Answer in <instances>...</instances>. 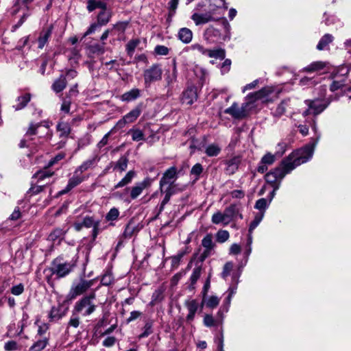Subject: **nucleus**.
I'll return each mask as SVG.
<instances>
[{
	"label": "nucleus",
	"mask_w": 351,
	"mask_h": 351,
	"mask_svg": "<svg viewBox=\"0 0 351 351\" xmlns=\"http://www.w3.org/2000/svg\"><path fill=\"white\" fill-rule=\"evenodd\" d=\"M95 298V293H91L90 295L82 298L80 301L76 302L75 305V310L77 313H82L84 316L90 315L96 308V305L93 301Z\"/></svg>",
	"instance_id": "obj_4"
},
{
	"label": "nucleus",
	"mask_w": 351,
	"mask_h": 351,
	"mask_svg": "<svg viewBox=\"0 0 351 351\" xmlns=\"http://www.w3.org/2000/svg\"><path fill=\"white\" fill-rule=\"evenodd\" d=\"M200 275H201V267H195L193 269V271L192 272V274L191 276V278H190V280H191L190 288L194 289L193 285L196 283V282L197 281V280L200 277Z\"/></svg>",
	"instance_id": "obj_42"
},
{
	"label": "nucleus",
	"mask_w": 351,
	"mask_h": 351,
	"mask_svg": "<svg viewBox=\"0 0 351 351\" xmlns=\"http://www.w3.org/2000/svg\"><path fill=\"white\" fill-rule=\"evenodd\" d=\"M84 180V176H81V173H80L77 171H75L74 175L73 176L72 178L69 179L67 186H66L65 189L61 192V193H65L69 192L73 188H74L75 186L80 184L82 182H83Z\"/></svg>",
	"instance_id": "obj_17"
},
{
	"label": "nucleus",
	"mask_w": 351,
	"mask_h": 351,
	"mask_svg": "<svg viewBox=\"0 0 351 351\" xmlns=\"http://www.w3.org/2000/svg\"><path fill=\"white\" fill-rule=\"evenodd\" d=\"M24 291V286L20 283L17 285L13 286L11 289V293L15 295H21Z\"/></svg>",
	"instance_id": "obj_52"
},
{
	"label": "nucleus",
	"mask_w": 351,
	"mask_h": 351,
	"mask_svg": "<svg viewBox=\"0 0 351 351\" xmlns=\"http://www.w3.org/2000/svg\"><path fill=\"white\" fill-rule=\"evenodd\" d=\"M162 70L159 64H153L149 68L145 69L143 73L145 84L149 86L153 82L159 81L162 79Z\"/></svg>",
	"instance_id": "obj_6"
},
{
	"label": "nucleus",
	"mask_w": 351,
	"mask_h": 351,
	"mask_svg": "<svg viewBox=\"0 0 351 351\" xmlns=\"http://www.w3.org/2000/svg\"><path fill=\"white\" fill-rule=\"evenodd\" d=\"M286 111L285 104L284 102L280 103L273 112V116L277 118L280 117Z\"/></svg>",
	"instance_id": "obj_47"
},
{
	"label": "nucleus",
	"mask_w": 351,
	"mask_h": 351,
	"mask_svg": "<svg viewBox=\"0 0 351 351\" xmlns=\"http://www.w3.org/2000/svg\"><path fill=\"white\" fill-rule=\"evenodd\" d=\"M141 113V109L136 107L126 114L124 117H125L126 121H128V123H130L135 121L136 119L140 116Z\"/></svg>",
	"instance_id": "obj_34"
},
{
	"label": "nucleus",
	"mask_w": 351,
	"mask_h": 351,
	"mask_svg": "<svg viewBox=\"0 0 351 351\" xmlns=\"http://www.w3.org/2000/svg\"><path fill=\"white\" fill-rule=\"evenodd\" d=\"M136 173L134 171H128L125 177L121 179L115 186L114 189L123 187L132 182L133 178L135 177Z\"/></svg>",
	"instance_id": "obj_27"
},
{
	"label": "nucleus",
	"mask_w": 351,
	"mask_h": 351,
	"mask_svg": "<svg viewBox=\"0 0 351 351\" xmlns=\"http://www.w3.org/2000/svg\"><path fill=\"white\" fill-rule=\"evenodd\" d=\"M105 52L104 44H93L88 47L87 55L90 58H95L97 56L103 54Z\"/></svg>",
	"instance_id": "obj_21"
},
{
	"label": "nucleus",
	"mask_w": 351,
	"mask_h": 351,
	"mask_svg": "<svg viewBox=\"0 0 351 351\" xmlns=\"http://www.w3.org/2000/svg\"><path fill=\"white\" fill-rule=\"evenodd\" d=\"M154 51L158 55L166 56L169 53V49L164 45H157L154 49Z\"/></svg>",
	"instance_id": "obj_48"
},
{
	"label": "nucleus",
	"mask_w": 351,
	"mask_h": 351,
	"mask_svg": "<svg viewBox=\"0 0 351 351\" xmlns=\"http://www.w3.org/2000/svg\"><path fill=\"white\" fill-rule=\"evenodd\" d=\"M141 95V90L138 88H133L130 91L123 93L121 96V99L123 101H131L136 99Z\"/></svg>",
	"instance_id": "obj_24"
},
{
	"label": "nucleus",
	"mask_w": 351,
	"mask_h": 351,
	"mask_svg": "<svg viewBox=\"0 0 351 351\" xmlns=\"http://www.w3.org/2000/svg\"><path fill=\"white\" fill-rule=\"evenodd\" d=\"M119 215V210L116 208H112L107 213V215L106 216V219L107 221H114L118 218Z\"/></svg>",
	"instance_id": "obj_46"
},
{
	"label": "nucleus",
	"mask_w": 351,
	"mask_h": 351,
	"mask_svg": "<svg viewBox=\"0 0 351 351\" xmlns=\"http://www.w3.org/2000/svg\"><path fill=\"white\" fill-rule=\"evenodd\" d=\"M53 174V172H49V171H48L47 169H44L36 172L34 174V177L37 178L38 180H43L45 178H49Z\"/></svg>",
	"instance_id": "obj_45"
},
{
	"label": "nucleus",
	"mask_w": 351,
	"mask_h": 351,
	"mask_svg": "<svg viewBox=\"0 0 351 351\" xmlns=\"http://www.w3.org/2000/svg\"><path fill=\"white\" fill-rule=\"evenodd\" d=\"M191 19L195 22L196 25L207 23L213 19L210 13L199 14L195 12L191 16Z\"/></svg>",
	"instance_id": "obj_20"
},
{
	"label": "nucleus",
	"mask_w": 351,
	"mask_h": 351,
	"mask_svg": "<svg viewBox=\"0 0 351 351\" xmlns=\"http://www.w3.org/2000/svg\"><path fill=\"white\" fill-rule=\"evenodd\" d=\"M305 103L308 106V109L303 112L302 114L304 117L309 114L317 115L324 111L327 107V104L318 99L306 100Z\"/></svg>",
	"instance_id": "obj_7"
},
{
	"label": "nucleus",
	"mask_w": 351,
	"mask_h": 351,
	"mask_svg": "<svg viewBox=\"0 0 351 351\" xmlns=\"http://www.w3.org/2000/svg\"><path fill=\"white\" fill-rule=\"evenodd\" d=\"M47 344V339L46 338L38 340L29 350V351H41Z\"/></svg>",
	"instance_id": "obj_40"
},
{
	"label": "nucleus",
	"mask_w": 351,
	"mask_h": 351,
	"mask_svg": "<svg viewBox=\"0 0 351 351\" xmlns=\"http://www.w3.org/2000/svg\"><path fill=\"white\" fill-rule=\"evenodd\" d=\"M238 214L237 206L235 204H231L225 209L224 213H222L220 211L215 213L212 216L211 221L214 224L223 223L224 225H227Z\"/></svg>",
	"instance_id": "obj_3"
},
{
	"label": "nucleus",
	"mask_w": 351,
	"mask_h": 351,
	"mask_svg": "<svg viewBox=\"0 0 351 351\" xmlns=\"http://www.w3.org/2000/svg\"><path fill=\"white\" fill-rule=\"evenodd\" d=\"M233 268V264L230 262L226 263L223 267V270L222 272L223 278H226L230 273Z\"/></svg>",
	"instance_id": "obj_56"
},
{
	"label": "nucleus",
	"mask_w": 351,
	"mask_h": 351,
	"mask_svg": "<svg viewBox=\"0 0 351 351\" xmlns=\"http://www.w3.org/2000/svg\"><path fill=\"white\" fill-rule=\"evenodd\" d=\"M153 322L147 321L144 326V331L139 335V338H144L148 337L153 332L152 330Z\"/></svg>",
	"instance_id": "obj_44"
},
{
	"label": "nucleus",
	"mask_w": 351,
	"mask_h": 351,
	"mask_svg": "<svg viewBox=\"0 0 351 351\" xmlns=\"http://www.w3.org/2000/svg\"><path fill=\"white\" fill-rule=\"evenodd\" d=\"M220 299L216 295L203 297L200 304V309L206 306L207 308L213 309L219 304Z\"/></svg>",
	"instance_id": "obj_19"
},
{
	"label": "nucleus",
	"mask_w": 351,
	"mask_h": 351,
	"mask_svg": "<svg viewBox=\"0 0 351 351\" xmlns=\"http://www.w3.org/2000/svg\"><path fill=\"white\" fill-rule=\"evenodd\" d=\"M263 216H264V211H261L259 213H258L255 215L254 219L250 223V225L249 227V232L250 234H252L253 230L258 226L260 222L262 221Z\"/></svg>",
	"instance_id": "obj_36"
},
{
	"label": "nucleus",
	"mask_w": 351,
	"mask_h": 351,
	"mask_svg": "<svg viewBox=\"0 0 351 351\" xmlns=\"http://www.w3.org/2000/svg\"><path fill=\"white\" fill-rule=\"evenodd\" d=\"M178 38L182 42L189 43L192 40L193 33L189 29L183 27L179 30Z\"/></svg>",
	"instance_id": "obj_26"
},
{
	"label": "nucleus",
	"mask_w": 351,
	"mask_h": 351,
	"mask_svg": "<svg viewBox=\"0 0 351 351\" xmlns=\"http://www.w3.org/2000/svg\"><path fill=\"white\" fill-rule=\"evenodd\" d=\"M106 8V3L101 1L88 0L87 2V10L89 12H93L96 8H100L101 10H103Z\"/></svg>",
	"instance_id": "obj_31"
},
{
	"label": "nucleus",
	"mask_w": 351,
	"mask_h": 351,
	"mask_svg": "<svg viewBox=\"0 0 351 351\" xmlns=\"http://www.w3.org/2000/svg\"><path fill=\"white\" fill-rule=\"evenodd\" d=\"M39 127H40V123H36V124H33L32 123L30 125H29V128L27 132V135H34V134H36V130L37 128H38Z\"/></svg>",
	"instance_id": "obj_64"
},
{
	"label": "nucleus",
	"mask_w": 351,
	"mask_h": 351,
	"mask_svg": "<svg viewBox=\"0 0 351 351\" xmlns=\"http://www.w3.org/2000/svg\"><path fill=\"white\" fill-rule=\"evenodd\" d=\"M315 144H308L303 148L292 152L282 160L279 167L270 171L265 176L266 182L278 190L284 177L298 166L307 162L313 154Z\"/></svg>",
	"instance_id": "obj_1"
},
{
	"label": "nucleus",
	"mask_w": 351,
	"mask_h": 351,
	"mask_svg": "<svg viewBox=\"0 0 351 351\" xmlns=\"http://www.w3.org/2000/svg\"><path fill=\"white\" fill-rule=\"evenodd\" d=\"M50 317L52 319H59L62 317V315L60 313L59 308L58 307H52L50 311Z\"/></svg>",
	"instance_id": "obj_57"
},
{
	"label": "nucleus",
	"mask_w": 351,
	"mask_h": 351,
	"mask_svg": "<svg viewBox=\"0 0 351 351\" xmlns=\"http://www.w3.org/2000/svg\"><path fill=\"white\" fill-rule=\"evenodd\" d=\"M273 92L271 87H264L260 90L250 93L245 97V101L241 106L234 102L232 106L224 110V113L230 115L233 119L241 120L248 117L255 108V102L258 99L267 97Z\"/></svg>",
	"instance_id": "obj_2"
},
{
	"label": "nucleus",
	"mask_w": 351,
	"mask_h": 351,
	"mask_svg": "<svg viewBox=\"0 0 351 351\" xmlns=\"http://www.w3.org/2000/svg\"><path fill=\"white\" fill-rule=\"evenodd\" d=\"M152 180L149 178H145L142 182L136 183L135 186L131 188L130 197L132 199L137 198L143 192V191L152 184Z\"/></svg>",
	"instance_id": "obj_9"
},
{
	"label": "nucleus",
	"mask_w": 351,
	"mask_h": 351,
	"mask_svg": "<svg viewBox=\"0 0 351 351\" xmlns=\"http://www.w3.org/2000/svg\"><path fill=\"white\" fill-rule=\"evenodd\" d=\"M140 43L141 40L138 38L132 39L126 45V51L129 56H132L133 55L135 49Z\"/></svg>",
	"instance_id": "obj_38"
},
{
	"label": "nucleus",
	"mask_w": 351,
	"mask_h": 351,
	"mask_svg": "<svg viewBox=\"0 0 351 351\" xmlns=\"http://www.w3.org/2000/svg\"><path fill=\"white\" fill-rule=\"evenodd\" d=\"M57 130L60 137H67L71 132V127L68 123L60 121L57 125Z\"/></svg>",
	"instance_id": "obj_29"
},
{
	"label": "nucleus",
	"mask_w": 351,
	"mask_h": 351,
	"mask_svg": "<svg viewBox=\"0 0 351 351\" xmlns=\"http://www.w3.org/2000/svg\"><path fill=\"white\" fill-rule=\"evenodd\" d=\"M112 282L113 278L110 274H105L101 280V283L105 286L110 285Z\"/></svg>",
	"instance_id": "obj_55"
},
{
	"label": "nucleus",
	"mask_w": 351,
	"mask_h": 351,
	"mask_svg": "<svg viewBox=\"0 0 351 351\" xmlns=\"http://www.w3.org/2000/svg\"><path fill=\"white\" fill-rule=\"evenodd\" d=\"M65 156V154L63 153H59L57 154L54 158H53L48 163V167H51L56 163H57L58 161L63 159Z\"/></svg>",
	"instance_id": "obj_58"
},
{
	"label": "nucleus",
	"mask_w": 351,
	"mask_h": 351,
	"mask_svg": "<svg viewBox=\"0 0 351 351\" xmlns=\"http://www.w3.org/2000/svg\"><path fill=\"white\" fill-rule=\"evenodd\" d=\"M66 86V77L61 75L59 78L56 80L51 86L52 90L56 93L62 92Z\"/></svg>",
	"instance_id": "obj_23"
},
{
	"label": "nucleus",
	"mask_w": 351,
	"mask_h": 351,
	"mask_svg": "<svg viewBox=\"0 0 351 351\" xmlns=\"http://www.w3.org/2000/svg\"><path fill=\"white\" fill-rule=\"evenodd\" d=\"M229 237L230 234L227 230H220L216 234V240L218 243H224L228 241Z\"/></svg>",
	"instance_id": "obj_41"
},
{
	"label": "nucleus",
	"mask_w": 351,
	"mask_h": 351,
	"mask_svg": "<svg viewBox=\"0 0 351 351\" xmlns=\"http://www.w3.org/2000/svg\"><path fill=\"white\" fill-rule=\"evenodd\" d=\"M184 252H180L176 256H174L171 258V264L173 267H177L179 265L180 262L182 258L184 256Z\"/></svg>",
	"instance_id": "obj_53"
},
{
	"label": "nucleus",
	"mask_w": 351,
	"mask_h": 351,
	"mask_svg": "<svg viewBox=\"0 0 351 351\" xmlns=\"http://www.w3.org/2000/svg\"><path fill=\"white\" fill-rule=\"evenodd\" d=\"M287 145L285 142H280L277 145V151L276 153V155H278L279 156H281L284 154L287 149Z\"/></svg>",
	"instance_id": "obj_54"
},
{
	"label": "nucleus",
	"mask_w": 351,
	"mask_h": 351,
	"mask_svg": "<svg viewBox=\"0 0 351 351\" xmlns=\"http://www.w3.org/2000/svg\"><path fill=\"white\" fill-rule=\"evenodd\" d=\"M93 285L91 280H82L77 285H73L71 289L70 293L72 298H75L79 295L84 293L86 291Z\"/></svg>",
	"instance_id": "obj_10"
},
{
	"label": "nucleus",
	"mask_w": 351,
	"mask_h": 351,
	"mask_svg": "<svg viewBox=\"0 0 351 351\" xmlns=\"http://www.w3.org/2000/svg\"><path fill=\"white\" fill-rule=\"evenodd\" d=\"M197 99V88L195 86L189 87L182 94V103L191 105Z\"/></svg>",
	"instance_id": "obj_14"
},
{
	"label": "nucleus",
	"mask_w": 351,
	"mask_h": 351,
	"mask_svg": "<svg viewBox=\"0 0 351 351\" xmlns=\"http://www.w3.org/2000/svg\"><path fill=\"white\" fill-rule=\"evenodd\" d=\"M178 172L176 167L173 166L167 169L163 173L161 178L159 185L161 192H163V187L165 185L174 184L175 181L178 178Z\"/></svg>",
	"instance_id": "obj_8"
},
{
	"label": "nucleus",
	"mask_w": 351,
	"mask_h": 351,
	"mask_svg": "<svg viewBox=\"0 0 351 351\" xmlns=\"http://www.w3.org/2000/svg\"><path fill=\"white\" fill-rule=\"evenodd\" d=\"M191 48L193 50H197L203 55L207 56L208 49H205L203 46H202L199 44H194L191 46Z\"/></svg>",
	"instance_id": "obj_60"
},
{
	"label": "nucleus",
	"mask_w": 351,
	"mask_h": 351,
	"mask_svg": "<svg viewBox=\"0 0 351 351\" xmlns=\"http://www.w3.org/2000/svg\"><path fill=\"white\" fill-rule=\"evenodd\" d=\"M116 338L114 337H108L103 341V346L105 347H111L114 345Z\"/></svg>",
	"instance_id": "obj_61"
},
{
	"label": "nucleus",
	"mask_w": 351,
	"mask_h": 351,
	"mask_svg": "<svg viewBox=\"0 0 351 351\" xmlns=\"http://www.w3.org/2000/svg\"><path fill=\"white\" fill-rule=\"evenodd\" d=\"M325 63L322 61H317L312 62L311 64L302 69V71L303 72H315L317 71H320L325 67Z\"/></svg>",
	"instance_id": "obj_28"
},
{
	"label": "nucleus",
	"mask_w": 351,
	"mask_h": 351,
	"mask_svg": "<svg viewBox=\"0 0 351 351\" xmlns=\"http://www.w3.org/2000/svg\"><path fill=\"white\" fill-rule=\"evenodd\" d=\"M82 223L84 225V227L89 228L93 227V237L95 239L97 234H99V221H95L92 217H85L83 220Z\"/></svg>",
	"instance_id": "obj_16"
},
{
	"label": "nucleus",
	"mask_w": 351,
	"mask_h": 351,
	"mask_svg": "<svg viewBox=\"0 0 351 351\" xmlns=\"http://www.w3.org/2000/svg\"><path fill=\"white\" fill-rule=\"evenodd\" d=\"M230 195L234 199H242L245 197V192L243 190H234Z\"/></svg>",
	"instance_id": "obj_59"
},
{
	"label": "nucleus",
	"mask_w": 351,
	"mask_h": 351,
	"mask_svg": "<svg viewBox=\"0 0 351 351\" xmlns=\"http://www.w3.org/2000/svg\"><path fill=\"white\" fill-rule=\"evenodd\" d=\"M53 26L51 25L47 28L43 29L39 35L38 38V48L43 49L45 45L47 43L49 38L51 37L52 34Z\"/></svg>",
	"instance_id": "obj_18"
},
{
	"label": "nucleus",
	"mask_w": 351,
	"mask_h": 351,
	"mask_svg": "<svg viewBox=\"0 0 351 351\" xmlns=\"http://www.w3.org/2000/svg\"><path fill=\"white\" fill-rule=\"evenodd\" d=\"M240 162L241 160L239 157H234L227 160V167L226 168V172L229 175L234 173L238 169Z\"/></svg>",
	"instance_id": "obj_22"
},
{
	"label": "nucleus",
	"mask_w": 351,
	"mask_h": 351,
	"mask_svg": "<svg viewBox=\"0 0 351 351\" xmlns=\"http://www.w3.org/2000/svg\"><path fill=\"white\" fill-rule=\"evenodd\" d=\"M221 151V148L215 144L210 145L206 149V154L208 156H217Z\"/></svg>",
	"instance_id": "obj_43"
},
{
	"label": "nucleus",
	"mask_w": 351,
	"mask_h": 351,
	"mask_svg": "<svg viewBox=\"0 0 351 351\" xmlns=\"http://www.w3.org/2000/svg\"><path fill=\"white\" fill-rule=\"evenodd\" d=\"M179 0H171L169 3V17L173 16L178 7Z\"/></svg>",
	"instance_id": "obj_51"
},
{
	"label": "nucleus",
	"mask_w": 351,
	"mask_h": 351,
	"mask_svg": "<svg viewBox=\"0 0 351 351\" xmlns=\"http://www.w3.org/2000/svg\"><path fill=\"white\" fill-rule=\"evenodd\" d=\"M275 161V155L267 153L263 156L257 168L259 173H263L268 169V165H271Z\"/></svg>",
	"instance_id": "obj_15"
},
{
	"label": "nucleus",
	"mask_w": 351,
	"mask_h": 351,
	"mask_svg": "<svg viewBox=\"0 0 351 351\" xmlns=\"http://www.w3.org/2000/svg\"><path fill=\"white\" fill-rule=\"evenodd\" d=\"M332 40L333 36L330 34H326L321 38L320 40L319 41L317 45V49L318 50H323L328 44L332 43Z\"/></svg>",
	"instance_id": "obj_32"
},
{
	"label": "nucleus",
	"mask_w": 351,
	"mask_h": 351,
	"mask_svg": "<svg viewBox=\"0 0 351 351\" xmlns=\"http://www.w3.org/2000/svg\"><path fill=\"white\" fill-rule=\"evenodd\" d=\"M207 56L210 58H215L216 59L223 60L226 56V52L224 49L219 48L208 49Z\"/></svg>",
	"instance_id": "obj_33"
},
{
	"label": "nucleus",
	"mask_w": 351,
	"mask_h": 351,
	"mask_svg": "<svg viewBox=\"0 0 351 351\" xmlns=\"http://www.w3.org/2000/svg\"><path fill=\"white\" fill-rule=\"evenodd\" d=\"M128 134H130L132 135V138L134 141H139L144 140L145 138V135L143 132L139 129H130L128 131Z\"/></svg>",
	"instance_id": "obj_39"
},
{
	"label": "nucleus",
	"mask_w": 351,
	"mask_h": 351,
	"mask_svg": "<svg viewBox=\"0 0 351 351\" xmlns=\"http://www.w3.org/2000/svg\"><path fill=\"white\" fill-rule=\"evenodd\" d=\"M31 95L29 93L24 94L19 97L16 99V104L13 106L16 110L23 109L26 106L28 102L30 101Z\"/></svg>",
	"instance_id": "obj_25"
},
{
	"label": "nucleus",
	"mask_w": 351,
	"mask_h": 351,
	"mask_svg": "<svg viewBox=\"0 0 351 351\" xmlns=\"http://www.w3.org/2000/svg\"><path fill=\"white\" fill-rule=\"evenodd\" d=\"M142 315V313L138 311H134L130 313V317L127 319V322L130 323L137 318H138Z\"/></svg>",
	"instance_id": "obj_62"
},
{
	"label": "nucleus",
	"mask_w": 351,
	"mask_h": 351,
	"mask_svg": "<svg viewBox=\"0 0 351 351\" xmlns=\"http://www.w3.org/2000/svg\"><path fill=\"white\" fill-rule=\"evenodd\" d=\"M128 159L126 156H121L115 163L114 169H118L119 171H124L128 167Z\"/></svg>",
	"instance_id": "obj_37"
},
{
	"label": "nucleus",
	"mask_w": 351,
	"mask_h": 351,
	"mask_svg": "<svg viewBox=\"0 0 351 351\" xmlns=\"http://www.w3.org/2000/svg\"><path fill=\"white\" fill-rule=\"evenodd\" d=\"M4 348L8 351L15 350L17 348V343L14 341H10L5 343Z\"/></svg>",
	"instance_id": "obj_63"
},
{
	"label": "nucleus",
	"mask_w": 351,
	"mask_h": 351,
	"mask_svg": "<svg viewBox=\"0 0 351 351\" xmlns=\"http://www.w3.org/2000/svg\"><path fill=\"white\" fill-rule=\"evenodd\" d=\"M223 319V311L219 310L217 318H215L211 314H206L204 317L203 323L205 326L210 328L222 325Z\"/></svg>",
	"instance_id": "obj_12"
},
{
	"label": "nucleus",
	"mask_w": 351,
	"mask_h": 351,
	"mask_svg": "<svg viewBox=\"0 0 351 351\" xmlns=\"http://www.w3.org/2000/svg\"><path fill=\"white\" fill-rule=\"evenodd\" d=\"M96 157L88 159L79 166L75 171L82 174L83 172L94 167L96 163Z\"/></svg>",
	"instance_id": "obj_30"
},
{
	"label": "nucleus",
	"mask_w": 351,
	"mask_h": 351,
	"mask_svg": "<svg viewBox=\"0 0 351 351\" xmlns=\"http://www.w3.org/2000/svg\"><path fill=\"white\" fill-rule=\"evenodd\" d=\"M203 168L201 164L197 163L195 164L191 170V175H195L196 176V179H197L198 176L202 173Z\"/></svg>",
	"instance_id": "obj_50"
},
{
	"label": "nucleus",
	"mask_w": 351,
	"mask_h": 351,
	"mask_svg": "<svg viewBox=\"0 0 351 351\" xmlns=\"http://www.w3.org/2000/svg\"><path fill=\"white\" fill-rule=\"evenodd\" d=\"M202 245L206 248L204 254L208 253L213 247V237L211 234H207L202 241Z\"/></svg>",
	"instance_id": "obj_35"
},
{
	"label": "nucleus",
	"mask_w": 351,
	"mask_h": 351,
	"mask_svg": "<svg viewBox=\"0 0 351 351\" xmlns=\"http://www.w3.org/2000/svg\"><path fill=\"white\" fill-rule=\"evenodd\" d=\"M73 265L69 263H58L54 265L52 268L53 274H56L58 278H63L68 275L72 270Z\"/></svg>",
	"instance_id": "obj_13"
},
{
	"label": "nucleus",
	"mask_w": 351,
	"mask_h": 351,
	"mask_svg": "<svg viewBox=\"0 0 351 351\" xmlns=\"http://www.w3.org/2000/svg\"><path fill=\"white\" fill-rule=\"evenodd\" d=\"M112 12L107 8L101 10L97 15V23H93L84 33V37L94 33L96 29L101 26L106 25L110 20Z\"/></svg>",
	"instance_id": "obj_5"
},
{
	"label": "nucleus",
	"mask_w": 351,
	"mask_h": 351,
	"mask_svg": "<svg viewBox=\"0 0 351 351\" xmlns=\"http://www.w3.org/2000/svg\"><path fill=\"white\" fill-rule=\"evenodd\" d=\"M184 305L188 310V314L186 317L187 323L191 324L195 316V313L199 308V303L196 300H188L185 301Z\"/></svg>",
	"instance_id": "obj_11"
},
{
	"label": "nucleus",
	"mask_w": 351,
	"mask_h": 351,
	"mask_svg": "<svg viewBox=\"0 0 351 351\" xmlns=\"http://www.w3.org/2000/svg\"><path fill=\"white\" fill-rule=\"evenodd\" d=\"M255 208L260 210H265L267 207V202L265 198L258 199L255 204Z\"/></svg>",
	"instance_id": "obj_49"
}]
</instances>
